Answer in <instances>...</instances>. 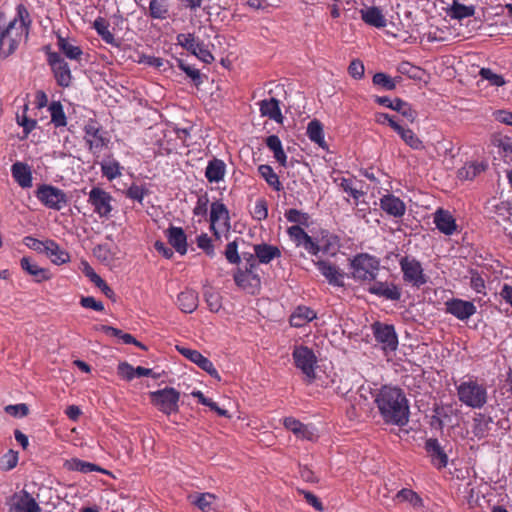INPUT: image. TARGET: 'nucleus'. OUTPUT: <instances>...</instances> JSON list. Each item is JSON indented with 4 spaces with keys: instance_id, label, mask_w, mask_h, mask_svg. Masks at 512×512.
<instances>
[{
    "instance_id": "nucleus-20",
    "label": "nucleus",
    "mask_w": 512,
    "mask_h": 512,
    "mask_svg": "<svg viewBox=\"0 0 512 512\" xmlns=\"http://www.w3.org/2000/svg\"><path fill=\"white\" fill-rule=\"evenodd\" d=\"M234 281L238 287L251 292L260 285V278L248 267L245 270L238 269L234 274Z\"/></svg>"
},
{
    "instance_id": "nucleus-61",
    "label": "nucleus",
    "mask_w": 512,
    "mask_h": 512,
    "mask_svg": "<svg viewBox=\"0 0 512 512\" xmlns=\"http://www.w3.org/2000/svg\"><path fill=\"white\" fill-rule=\"evenodd\" d=\"M287 220L293 223L306 224L308 221V215L297 209H290L285 214Z\"/></svg>"
},
{
    "instance_id": "nucleus-44",
    "label": "nucleus",
    "mask_w": 512,
    "mask_h": 512,
    "mask_svg": "<svg viewBox=\"0 0 512 512\" xmlns=\"http://www.w3.org/2000/svg\"><path fill=\"white\" fill-rule=\"evenodd\" d=\"M51 122L56 127H64L67 124L66 115L62 104L59 101H53L49 106Z\"/></svg>"
},
{
    "instance_id": "nucleus-35",
    "label": "nucleus",
    "mask_w": 512,
    "mask_h": 512,
    "mask_svg": "<svg viewBox=\"0 0 512 512\" xmlns=\"http://www.w3.org/2000/svg\"><path fill=\"white\" fill-rule=\"evenodd\" d=\"M57 47L70 60L79 61L83 54L82 49L75 45L70 39L58 36Z\"/></svg>"
},
{
    "instance_id": "nucleus-4",
    "label": "nucleus",
    "mask_w": 512,
    "mask_h": 512,
    "mask_svg": "<svg viewBox=\"0 0 512 512\" xmlns=\"http://www.w3.org/2000/svg\"><path fill=\"white\" fill-rule=\"evenodd\" d=\"M352 277L359 281H374L376 279L380 261L367 253L356 255L350 262Z\"/></svg>"
},
{
    "instance_id": "nucleus-45",
    "label": "nucleus",
    "mask_w": 512,
    "mask_h": 512,
    "mask_svg": "<svg viewBox=\"0 0 512 512\" xmlns=\"http://www.w3.org/2000/svg\"><path fill=\"white\" fill-rule=\"evenodd\" d=\"M94 29L101 36L102 40L108 44L116 45L115 37L109 30V24L105 19L99 17L93 23Z\"/></svg>"
},
{
    "instance_id": "nucleus-41",
    "label": "nucleus",
    "mask_w": 512,
    "mask_h": 512,
    "mask_svg": "<svg viewBox=\"0 0 512 512\" xmlns=\"http://www.w3.org/2000/svg\"><path fill=\"white\" fill-rule=\"evenodd\" d=\"M64 466H65V468H67L70 471H78L81 473H90L93 471L106 473V471L104 469H102L101 467H99L98 465L90 463V462L82 461L77 458L67 460L65 462Z\"/></svg>"
},
{
    "instance_id": "nucleus-31",
    "label": "nucleus",
    "mask_w": 512,
    "mask_h": 512,
    "mask_svg": "<svg viewBox=\"0 0 512 512\" xmlns=\"http://www.w3.org/2000/svg\"><path fill=\"white\" fill-rule=\"evenodd\" d=\"M283 424L286 429L290 430L298 438L313 440L314 433L307 425L301 423L299 420L293 417H287L284 419Z\"/></svg>"
},
{
    "instance_id": "nucleus-58",
    "label": "nucleus",
    "mask_w": 512,
    "mask_h": 512,
    "mask_svg": "<svg viewBox=\"0 0 512 512\" xmlns=\"http://www.w3.org/2000/svg\"><path fill=\"white\" fill-rule=\"evenodd\" d=\"M197 245L199 248L205 251V253L209 256H214V247L212 245L211 238L203 233L197 237Z\"/></svg>"
},
{
    "instance_id": "nucleus-49",
    "label": "nucleus",
    "mask_w": 512,
    "mask_h": 512,
    "mask_svg": "<svg viewBox=\"0 0 512 512\" xmlns=\"http://www.w3.org/2000/svg\"><path fill=\"white\" fill-rule=\"evenodd\" d=\"M251 215L255 220L262 221L268 217V205L264 198H258L251 210Z\"/></svg>"
},
{
    "instance_id": "nucleus-14",
    "label": "nucleus",
    "mask_w": 512,
    "mask_h": 512,
    "mask_svg": "<svg viewBox=\"0 0 512 512\" xmlns=\"http://www.w3.org/2000/svg\"><path fill=\"white\" fill-rule=\"evenodd\" d=\"M111 201V195L99 187H94L89 192L88 202L100 217H107L110 214L112 210Z\"/></svg>"
},
{
    "instance_id": "nucleus-55",
    "label": "nucleus",
    "mask_w": 512,
    "mask_h": 512,
    "mask_svg": "<svg viewBox=\"0 0 512 512\" xmlns=\"http://www.w3.org/2000/svg\"><path fill=\"white\" fill-rule=\"evenodd\" d=\"M287 232L297 246H301L307 237H310L299 225L289 227Z\"/></svg>"
},
{
    "instance_id": "nucleus-32",
    "label": "nucleus",
    "mask_w": 512,
    "mask_h": 512,
    "mask_svg": "<svg viewBox=\"0 0 512 512\" xmlns=\"http://www.w3.org/2000/svg\"><path fill=\"white\" fill-rule=\"evenodd\" d=\"M493 424V419L485 414H477L473 418L472 433L478 439L488 436Z\"/></svg>"
},
{
    "instance_id": "nucleus-62",
    "label": "nucleus",
    "mask_w": 512,
    "mask_h": 512,
    "mask_svg": "<svg viewBox=\"0 0 512 512\" xmlns=\"http://www.w3.org/2000/svg\"><path fill=\"white\" fill-rule=\"evenodd\" d=\"M80 304L82 307L87 308V309H93L95 311H103L104 310L103 303L101 301H97L92 296L82 297L80 300Z\"/></svg>"
},
{
    "instance_id": "nucleus-2",
    "label": "nucleus",
    "mask_w": 512,
    "mask_h": 512,
    "mask_svg": "<svg viewBox=\"0 0 512 512\" xmlns=\"http://www.w3.org/2000/svg\"><path fill=\"white\" fill-rule=\"evenodd\" d=\"M376 406L385 423L404 426L409 420V404L398 387L383 386L375 395Z\"/></svg>"
},
{
    "instance_id": "nucleus-17",
    "label": "nucleus",
    "mask_w": 512,
    "mask_h": 512,
    "mask_svg": "<svg viewBox=\"0 0 512 512\" xmlns=\"http://www.w3.org/2000/svg\"><path fill=\"white\" fill-rule=\"evenodd\" d=\"M368 292L386 300L398 301L401 298V289L394 283L375 281L368 287Z\"/></svg>"
},
{
    "instance_id": "nucleus-9",
    "label": "nucleus",
    "mask_w": 512,
    "mask_h": 512,
    "mask_svg": "<svg viewBox=\"0 0 512 512\" xmlns=\"http://www.w3.org/2000/svg\"><path fill=\"white\" fill-rule=\"evenodd\" d=\"M399 265L403 273V280L415 287H420L427 283V277L421 263L414 257L403 256L399 260Z\"/></svg>"
},
{
    "instance_id": "nucleus-28",
    "label": "nucleus",
    "mask_w": 512,
    "mask_h": 512,
    "mask_svg": "<svg viewBox=\"0 0 512 512\" xmlns=\"http://www.w3.org/2000/svg\"><path fill=\"white\" fill-rule=\"evenodd\" d=\"M198 293L192 289H185L177 297V304L181 311L192 313L198 307Z\"/></svg>"
},
{
    "instance_id": "nucleus-51",
    "label": "nucleus",
    "mask_w": 512,
    "mask_h": 512,
    "mask_svg": "<svg viewBox=\"0 0 512 512\" xmlns=\"http://www.w3.org/2000/svg\"><path fill=\"white\" fill-rule=\"evenodd\" d=\"M205 301L212 312H218L222 306L221 296L218 292L211 289L204 292Z\"/></svg>"
},
{
    "instance_id": "nucleus-39",
    "label": "nucleus",
    "mask_w": 512,
    "mask_h": 512,
    "mask_svg": "<svg viewBox=\"0 0 512 512\" xmlns=\"http://www.w3.org/2000/svg\"><path fill=\"white\" fill-rule=\"evenodd\" d=\"M307 135L312 142L318 144L321 148H327V144L324 139L323 125L319 120L314 119L308 123Z\"/></svg>"
},
{
    "instance_id": "nucleus-5",
    "label": "nucleus",
    "mask_w": 512,
    "mask_h": 512,
    "mask_svg": "<svg viewBox=\"0 0 512 512\" xmlns=\"http://www.w3.org/2000/svg\"><path fill=\"white\" fill-rule=\"evenodd\" d=\"M84 140L88 150L96 157L110 142L107 132L93 119H89L84 126Z\"/></svg>"
},
{
    "instance_id": "nucleus-54",
    "label": "nucleus",
    "mask_w": 512,
    "mask_h": 512,
    "mask_svg": "<svg viewBox=\"0 0 512 512\" xmlns=\"http://www.w3.org/2000/svg\"><path fill=\"white\" fill-rule=\"evenodd\" d=\"M479 75L483 79L489 81V83L493 86L499 87L505 84L504 78L501 75L494 73L490 68H482L479 72Z\"/></svg>"
},
{
    "instance_id": "nucleus-40",
    "label": "nucleus",
    "mask_w": 512,
    "mask_h": 512,
    "mask_svg": "<svg viewBox=\"0 0 512 512\" xmlns=\"http://www.w3.org/2000/svg\"><path fill=\"white\" fill-rule=\"evenodd\" d=\"M267 147L273 152L276 161L283 167H286L287 157L283 150L280 138L277 135H270L266 138Z\"/></svg>"
},
{
    "instance_id": "nucleus-19",
    "label": "nucleus",
    "mask_w": 512,
    "mask_h": 512,
    "mask_svg": "<svg viewBox=\"0 0 512 512\" xmlns=\"http://www.w3.org/2000/svg\"><path fill=\"white\" fill-rule=\"evenodd\" d=\"M425 449L431 458L432 464L438 469L446 467L448 463L447 454L444 452L440 443L435 438H429L425 442Z\"/></svg>"
},
{
    "instance_id": "nucleus-6",
    "label": "nucleus",
    "mask_w": 512,
    "mask_h": 512,
    "mask_svg": "<svg viewBox=\"0 0 512 512\" xmlns=\"http://www.w3.org/2000/svg\"><path fill=\"white\" fill-rule=\"evenodd\" d=\"M149 396L151 403L164 414L170 415L178 412L180 393L176 389L165 387L164 389L150 392Z\"/></svg>"
},
{
    "instance_id": "nucleus-36",
    "label": "nucleus",
    "mask_w": 512,
    "mask_h": 512,
    "mask_svg": "<svg viewBox=\"0 0 512 512\" xmlns=\"http://www.w3.org/2000/svg\"><path fill=\"white\" fill-rule=\"evenodd\" d=\"M316 318V313L306 306H299L290 317V324L294 327H302Z\"/></svg>"
},
{
    "instance_id": "nucleus-53",
    "label": "nucleus",
    "mask_w": 512,
    "mask_h": 512,
    "mask_svg": "<svg viewBox=\"0 0 512 512\" xmlns=\"http://www.w3.org/2000/svg\"><path fill=\"white\" fill-rule=\"evenodd\" d=\"M474 13L475 8L473 6H466L456 2L452 6V16L457 19L471 17Z\"/></svg>"
},
{
    "instance_id": "nucleus-21",
    "label": "nucleus",
    "mask_w": 512,
    "mask_h": 512,
    "mask_svg": "<svg viewBox=\"0 0 512 512\" xmlns=\"http://www.w3.org/2000/svg\"><path fill=\"white\" fill-rule=\"evenodd\" d=\"M434 223L445 235H452L457 230L455 218L447 210L438 209L434 214Z\"/></svg>"
},
{
    "instance_id": "nucleus-42",
    "label": "nucleus",
    "mask_w": 512,
    "mask_h": 512,
    "mask_svg": "<svg viewBox=\"0 0 512 512\" xmlns=\"http://www.w3.org/2000/svg\"><path fill=\"white\" fill-rule=\"evenodd\" d=\"M149 16L153 19H166L169 16L168 0H150Z\"/></svg>"
},
{
    "instance_id": "nucleus-56",
    "label": "nucleus",
    "mask_w": 512,
    "mask_h": 512,
    "mask_svg": "<svg viewBox=\"0 0 512 512\" xmlns=\"http://www.w3.org/2000/svg\"><path fill=\"white\" fill-rule=\"evenodd\" d=\"M225 257L231 264H239L241 257L238 254V245L236 241L229 242L225 249Z\"/></svg>"
},
{
    "instance_id": "nucleus-22",
    "label": "nucleus",
    "mask_w": 512,
    "mask_h": 512,
    "mask_svg": "<svg viewBox=\"0 0 512 512\" xmlns=\"http://www.w3.org/2000/svg\"><path fill=\"white\" fill-rule=\"evenodd\" d=\"M169 244L181 255L187 252V236L181 227L170 226L166 230Z\"/></svg>"
},
{
    "instance_id": "nucleus-24",
    "label": "nucleus",
    "mask_w": 512,
    "mask_h": 512,
    "mask_svg": "<svg viewBox=\"0 0 512 512\" xmlns=\"http://www.w3.org/2000/svg\"><path fill=\"white\" fill-rule=\"evenodd\" d=\"M380 207L393 217H402L406 211L404 202L393 194L384 195L380 199Z\"/></svg>"
},
{
    "instance_id": "nucleus-1",
    "label": "nucleus",
    "mask_w": 512,
    "mask_h": 512,
    "mask_svg": "<svg viewBox=\"0 0 512 512\" xmlns=\"http://www.w3.org/2000/svg\"><path fill=\"white\" fill-rule=\"evenodd\" d=\"M30 24L29 13L24 5L17 7V15L7 19L5 13L0 12V58L6 59L14 54L20 43L28 35Z\"/></svg>"
},
{
    "instance_id": "nucleus-43",
    "label": "nucleus",
    "mask_w": 512,
    "mask_h": 512,
    "mask_svg": "<svg viewBox=\"0 0 512 512\" xmlns=\"http://www.w3.org/2000/svg\"><path fill=\"white\" fill-rule=\"evenodd\" d=\"M258 172L262 178L265 179L267 184L275 191H280L283 187L279 180L278 175L274 172L270 165L262 164L258 167Z\"/></svg>"
},
{
    "instance_id": "nucleus-27",
    "label": "nucleus",
    "mask_w": 512,
    "mask_h": 512,
    "mask_svg": "<svg viewBox=\"0 0 512 512\" xmlns=\"http://www.w3.org/2000/svg\"><path fill=\"white\" fill-rule=\"evenodd\" d=\"M362 20L373 27L383 28L387 21L380 8L372 6L360 10Z\"/></svg>"
},
{
    "instance_id": "nucleus-50",
    "label": "nucleus",
    "mask_w": 512,
    "mask_h": 512,
    "mask_svg": "<svg viewBox=\"0 0 512 512\" xmlns=\"http://www.w3.org/2000/svg\"><path fill=\"white\" fill-rule=\"evenodd\" d=\"M18 463V452L9 450L0 458V469L2 471H10L16 467Z\"/></svg>"
},
{
    "instance_id": "nucleus-46",
    "label": "nucleus",
    "mask_w": 512,
    "mask_h": 512,
    "mask_svg": "<svg viewBox=\"0 0 512 512\" xmlns=\"http://www.w3.org/2000/svg\"><path fill=\"white\" fill-rule=\"evenodd\" d=\"M394 106L392 110L397 111L403 117H405L408 121L414 122L417 117V112L414 110L411 105L400 98H395L393 100Z\"/></svg>"
},
{
    "instance_id": "nucleus-59",
    "label": "nucleus",
    "mask_w": 512,
    "mask_h": 512,
    "mask_svg": "<svg viewBox=\"0 0 512 512\" xmlns=\"http://www.w3.org/2000/svg\"><path fill=\"white\" fill-rule=\"evenodd\" d=\"M117 372L120 377L127 381H131L135 377V368L127 362L119 363Z\"/></svg>"
},
{
    "instance_id": "nucleus-30",
    "label": "nucleus",
    "mask_w": 512,
    "mask_h": 512,
    "mask_svg": "<svg viewBox=\"0 0 512 512\" xmlns=\"http://www.w3.org/2000/svg\"><path fill=\"white\" fill-rule=\"evenodd\" d=\"M392 129L399 134L401 139L412 149L421 150L424 148L420 138L409 128H404L399 123H392Z\"/></svg>"
},
{
    "instance_id": "nucleus-57",
    "label": "nucleus",
    "mask_w": 512,
    "mask_h": 512,
    "mask_svg": "<svg viewBox=\"0 0 512 512\" xmlns=\"http://www.w3.org/2000/svg\"><path fill=\"white\" fill-rule=\"evenodd\" d=\"M396 497L399 500L410 502L414 507L421 505V498L409 489H402L397 493Z\"/></svg>"
},
{
    "instance_id": "nucleus-33",
    "label": "nucleus",
    "mask_w": 512,
    "mask_h": 512,
    "mask_svg": "<svg viewBox=\"0 0 512 512\" xmlns=\"http://www.w3.org/2000/svg\"><path fill=\"white\" fill-rule=\"evenodd\" d=\"M225 172V163L220 159L214 158L208 162L205 176L210 183H217L224 178Z\"/></svg>"
},
{
    "instance_id": "nucleus-10",
    "label": "nucleus",
    "mask_w": 512,
    "mask_h": 512,
    "mask_svg": "<svg viewBox=\"0 0 512 512\" xmlns=\"http://www.w3.org/2000/svg\"><path fill=\"white\" fill-rule=\"evenodd\" d=\"M177 43L204 63L209 64L214 60V57L208 50L207 46L203 42L199 41L193 33L178 34Z\"/></svg>"
},
{
    "instance_id": "nucleus-16",
    "label": "nucleus",
    "mask_w": 512,
    "mask_h": 512,
    "mask_svg": "<svg viewBox=\"0 0 512 512\" xmlns=\"http://www.w3.org/2000/svg\"><path fill=\"white\" fill-rule=\"evenodd\" d=\"M445 310L459 320H467L476 313V306L470 302L453 298L445 302Z\"/></svg>"
},
{
    "instance_id": "nucleus-3",
    "label": "nucleus",
    "mask_w": 512,
    "mask_h": 512,
    "mask_svg": "<svg viewBox=\"0 0 512 512\" xmlns=\"http://www.w3.org/2000/svg\"><path fill=\"white\" fill-rule=\"evenodd\" d=\"M459 400L468 407L482 408L488 398L486 387L477 380L469 378L456 387Z\"/></svg>"
},
{
    "instance_id": "nucleus-8",
    "label": "nucleus",
    "mask_w": 512,
    "mask_h": 512,
    "mask_svg": "<svg viewBox=\"0 0 512 512\" xmlns=\"http://www.w3.org/2000/svg\"><path fill=\"white\" fill-rule=\"evenodd\" d=\"M36 197L44 206L56 211L63 209L69 201L63 190L47 184L38 187Z\"/></svg>"
},
{
    "instance_id": "nucleus-7",
    "label": "nucleus",
    "mask_w": 512,
    "mask_h": 512,
    "mask_svg": "<svg viewBox=\"0 0 512 512\" xmlns=\"http://www.w3.org/2000/svg\"><path fill=\"white\" fill-rule=\"evenodd\" d=\"M292 357L295 366L301 370L305 376V380L311 383L315 377V367L317 358L314 352L307 346H296L293 350Z\"/></svg>"
},
{
    "instance_id": "nucleus-37",
    "label": "nucleus",
    "mask_w": 512,
    "mask_h": 512,
    "mask_svg": "<svg viewBox=\"0 0 512 512\" xmlns=\"http://www.w3.org/2000/svg\"><path fill=\"white\" fill-rule=\"evenodd\" d=\"M189 498L191 503L194 504L202 512H209L213 510V505L217 500V496L209 492L195 493L194 495H190Z\"/></svg>"
},
{
    "instance_id": "nucleus-23",
    "label": "nucleus",
    "mask_w": 512,
    "mask_h": 512,
    "mask_svg": "<svg viewBox=\"0 0 512 512\" xmlns=\"http://www.w3.org/2000/svg\"><path fill=\"white\" fill-rule=\"evenodd\" d=\"M316 266L321 274L328 280L332 285L342 287L344 286L343 278L344 273L340 271L335 265L327 261H317Z\"/></svg>"
},
{
    "instance_id": "nucleus-63",
    "label": "nucleus",
    "mask_w": 512,
    "mask_h": 512,
    "mask_svg": "<svg viewBox=\"0 0 512 512\" xmlns=\"http://www.w3.org/2000/svg\"><path fill=\"white\" fill-rule=\"evenodd\" d=\"M145 194H146L145 189L138 185H132L131 187L128 188V190L126 192V195L128 198H130L132 200H136L140 203L143 201Z\"/></svg>"
},
{
    "instance_id": "nucleus-11",
    "label": "nucleus",
    "mask_w": 512,
    "mask_h": 512,
    "mask_svg": "<svg viewBox=\"0 0 512 512\" xmlns=\"http://www.w3.org/2000/svg\"><path fill=\"white\" fill-rule=\"evenodd\" d=\"M47 61L51 66L57 84L61 87H69L72 82V75L64 58L57 52H48Z\"/></svg>"
},
{
    "instance_id": "nucleus-25",
    "label": "nucleus",
    "mask_w": 512,
    "mask_h": 512,
    "mask_svg": "<svg viewBox=\"0 0 512 512\" xmlns=\"http://www.w3.org/2000/svg\"><path fill=\"white\" fill-rule=\"evenodd\" d=\"M21 268L31 275L36 282H42L51 278V273L48 269L40 267L32 258L23 257L20 260Z\"/></svg>"
},
{
    "instance_id": "nucleus-60",
    "label": "nucleus",
    "mask_w": 512,
    "mask_h": 512,
    "mask_svg": "<svg viewBox=\"0 0 512 512\" xmlns=\"http://www.w3.org/2000/svg\"><path fill=\"white\" fill-rule=\"evenodd\" d=\"M5 412L11 416L14 417H25L28 412V406L24 403L21 404H15V405H8L5 407Z\"/></svg>"
},
{
    "instance_id": "nucleus-64",
    "label": "nucleus",
    "mask_w": 512,
    "mask_h": 512,
    "mask_svg": "<svg viewBox=\"0 0 512 512\" xmlns=\"http://www.w3.org/2000/svg\"><path fill=\"white\" fill-rule=\"evenodd\" d=\"M364 70V65L359 60H353L348 67L349 74L355 79H361L364 75Z\"/></svg>"
},
{
    "instance_id": "nucleus-34",
    "label": "nucleus",
    "mask_w": 512,
    "mask_h": 512,
    "mask_svg": "<svg viewBox=\"0 0 512 512\" xmlns=\"http://www.w3.org/2000/svg\"><path fill=\"white\" fill-rule=\"evenodd\" d=\"M255 256L260 263L268 264L274 258L281 256V251L278 247L269 244H258L254 246Z\"/></svg>"
},
{
    "instance_id": "nucleus-52",
    "label": "nucleus",
    "mask_w": 512,
    "mask_h": 512,
    "mask_svg": "<svg viewBox=\"0 0 512 512\" xmlns=\"http://www.w3.org/2000/svg\"><path fill=\"white\" fill-rule=\"evenodd\" d=\"M373 83L389 91L396 88V80L382 72L376 73L373 76Z\"/></svg>"
},
{
    "instance_id": "nucleus-15",
    "label": "nucleus",
    "mask_w": 512,
    "mask_h": 512,
    "mask_svg": "<svg viewBox=\"0 0 512 512\" xmlns=\"http://www.w3.org/2000/svg\"><path fill=\"white\" fill-rule=\"evenodd\" d=\"M177 350L191 362L197 364L211 377L215 378L217 381L221 380V377L216 368L214 367L213 363L208 358L203 356L199 351L180 346H177Z\"/></svg>"
},
{
    "instance_id": "nucleus-18",
    "label": "nucleus",
    "mask_w": 512,
    "mask_h": 512,
    "mask_svg": "<svg viewBox=\"0 0 512 512\" xmlns=\"http://www.w3.org/2000/svg\"><path fill=\"white\" fill-rule=\"evenodd\" d=\"M211 230L214 235L219 237V232L216 230V225L229 229V212L227 207L221 202H213L210 211Z\"/></svg>"
},
{
    "instance_id": "nucleus-38",
    "label": "nucleus",
    "mask_w": 512,
    "mask_h": 512,
    "mask_svg": "<svg viewBox=\"0 0 512 512\" xmlns=\"http://www.w3.org/2000/svg\"><path fill=\"white\" fill-rule=\"evenodd\" d=\"M46 254L54 264L61 265L70 260V255L53 240L46 241Z\"/></svg>"
},
{
    "instance_id": "nucleus-26",
    "label": "nucleus",
    "mask_w": 512,
    "mask_h": 512,
    "mask_svg": "<svg viewBox=\"0 0 512 512\" xmlns=\"http://www.w3.org/2000/svg\"><path fill=\"white\" fill-rule=\"evenodd\" d=\"M12 176L22 188L32 186V173L30 167L23 162H16L11 167Z\"/></svg>"
},
{
    "instance_id": "nucleus-48",
    "label": "nucleus",
    "mask_w": 512,
    "mask_h": 512,
    "mask_svg": "<svg viewBox=\"0 0 512 512\" xmlns=\"http://www.w3.org/2000/svg\"><path fill=\"white\" fill-rule=\"evenodd\" d=\"M484 168L480 164L467 163L458 171V177L463 180H472L475 178Z\"/></svg>"
},
{
    "instance_id": "nucleus-13",
    "label": "nucleus",
    "mask_w": 512,
    "mask_h": 512,
    "mask_svg": "<svg viewBox=\"0 0 512 512\" xmlns=\"http://www.w3.org/2000/svg\"><path fill=\"white\" fill-rule=\"evenodd\" d=\"M7 505L9 512H42L35 499L25 490L14 493Z\"/></svg>"
},
{
    "instance_id": "nucleus-47",
    "label": "nucleus",
    "mask_w": 512,
    "mask_h": 512,
    "mask_svg": "<svg viewBox=\"0 0 512 512\" xmlns=\"http://www.w3.org/2000/svg\"><path fill=\"white\" fill-rule=\"evenodd\" d=\"M101 171L103 176L109 180H113L121 176V166L116 160L101 163Z\"/></svg>"
},
{
    "instance_id": "nucleus-29",
    "label": "nucleus",
    "mask_w": 512,
    "mask_h": 512,
    "mask_svg": "<svg viewBox=\"0 0 512 512\" xmlns=\"http://www.w3.org/2000/svg\"><path fill=\"white\" fill-rule=\"evenodd\" d=\"M260 112L262 116L268 117L276 121L277 123H282L283 116L280 110L279 101L276 98L264 99L260 101Z\"/></svg>"
},
{
    "instance_id": "nucleus-12",
    "label": "nucleus",
    "mask_w": 512,
    "mask_h": 512,
    "mask_svg": "<svg viewBox=\"0 0 512 512\" xmlns=\"http://www.w3.org/2000/svg\"><path fill=\"white\" fill-rule=\"evenodd\" d=\"M375 340L382 345L385 351H395L398 346V337L393 325L376 322L372 326Z\"/></svg>"
}]
</instances>
